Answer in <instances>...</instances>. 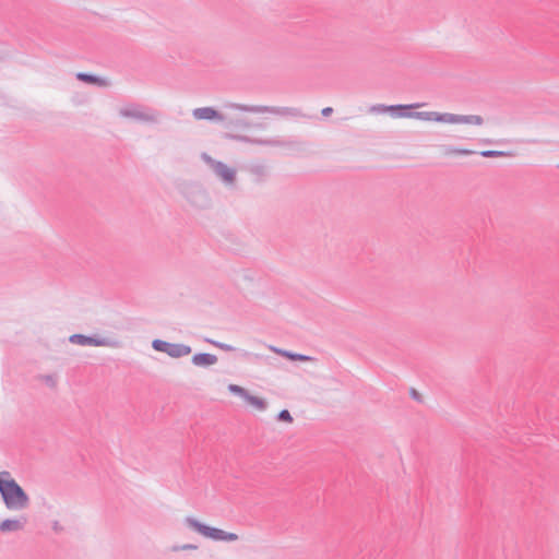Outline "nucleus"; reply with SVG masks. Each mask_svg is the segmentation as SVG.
Instances as JSON below:
<instances>
[{
  "mask_svg": "<svg viewBox=\"0 0 559 559\" xmlns=\"http://www.w3.org/2000/svg\"><path fill=\"white\" fill-rule=\"evenodd\" d=\"M119 115L123 118L143 123H157L160 117L157 110L140 104H128L121 107Z\"/></svg>",
  "mask_w": 559,
  "mask_h": 559,
  "instance_id": "3",
  "label": "nucleus"
},
{
  "mask_svg": "<svg viewBox=\"0 0 559 559\" xmlns=\"http://www.w3.org/2000/svg\"><path fill=\"white\" fill-rule=\"evenodd\" d=\"M484 119L478 115H456V114H450L445 112V123L451 124H475L480 126L483 124Z\"/></svg>",
  "mask_w": 559,
  "mask_h": 559,
  "instance_id": "10",
  "label": "nucleus"
},
{
  "mask_svg": "<svg viewBox=\"0 0 559 559\" xmlns=\"http://www.w3.org/2000/svg\"><path fill=\"white\" fill-rule=\"evenodd\" d=\"M69 342L80 346H102L110 348L121 347V342L118 338L110 336L72 334L69 337Z\"/></svg>",
  "mask_w": 559,
  "mask_h": 559,
  "instance_id": "5",
  "label": "nucleus"
},
{
  "mask_svg": "<svg viewBox=\"0 0 559 559\" xmlns=\"http://www.w3.org/2000/svg\"><path fill=\"white\" fill-rule=\"evenodd\" d=\"M26 520L23 521L16 519H5L0 523V532H17L24 528Z\"/></svg>",
  "mask_w": 559,
  "mask_h": 559,
  "instance_id": "14",
  "label": "nucleus"
},
{
  "mask_svg": "<svg viewBox=\"0 0 559 559\" xmlns=\"http://www.w3.org/2000/svg\"><path fill=\"white\" fill-rule=\"evenodd\" d=\"M241 356L245 358H249V357L253 356V354H251L250 352H247V350H241Z\"/></svg>",
  "mask_w": 559,
  "mask_h": 559,
  "instance_id": "31",
  "label": "nucleus"
},
{
  "mask_svg": "<svg viewBox=\"0 0 559 559\" xmlns=\"http://www.w3.org/2000/svg\"><path fill=\"white\" fill-rule=\"evenodd\" d=\"M252 124H253V126H252L251 128H255V129H264V128H265V124H264V123H261V122H259V123H253V122H252Z\"/></svg>",
  "mask_w": 559,
  "mask_h": 559,
  "instance_id": "30",
  "label": "nucleus"
},
{
  "mask_svg": "<svg viewBox=\"0 0 559 559\" xmlns=\"http://www.w3.org/2000/svg\"><path fill=\"white\" fill-rule=\"evenodd\" d=\"M217 356L210 353H198L192 356L191 362L198 367H209L217 362Z\"/></svg>",
  "mask_w": 559,
  "mask_h": 559,
  "instance_id": "13",
  "label": "nucleus"
},
{
  "mask_svg": "<svg viewBox=\"0 0 559 559\" xmlns=\"http://www.w3.org/2000/svg\"><path fill=\"white\" fill-rule=\"evenodd\" d=\"M40 379L51 389L56 388L57 385V379L52 374H44L40 377Z\"/></svg>",
  "mask_w": 559,
  "mask_h": 559,
  "instance_id": "25",
  "label": "nucleus"
},
{
  "mask_svg": "<svg viewBox=\"0 0 559 559\" xmlns=\"http://www.w3.org/2000/svg\"><path fill=\"white\" fill-rule=\"evenodd\" d=\"M202 158L204 162L211 167L213 173L225 183L233 185L236 180V169L228 167L225 163L216 160L209 156L207 154H203Z\"/></svg>",
  "mask_w": 559,
  "mask_h": 559,
  "instance_id": "7",
  "label": "nucleus"
},
{
  "mask_svg": "<svg viewBox=\"0 0 559 559\" xmlns=\"http://www.w3.org/2000/svg\"><path fill=\"white\" fill-rule=\"evenodd\" d=\"M188 201L200 209L207 207L210 205L211 199L209 193L200 186L193 185L186 192Z\"/></svg>",
  "mask_w": 559,
  "mask_h": 559,
  "instance_id": "8",
  "label": "nucleus"
},
{
  "mask_svg": "<svg viewBox=\"0 0 559 559\" xmlns=\"http://www.w3.org/2000/svg\"><path fill=\"white\" fill-rule=\"evenodd\" d=\"M245 401L259 411H264L266 408V402L263 399L251 395L250 393H248Z\"/></svg>",
  "mask_w": 559,
  "mask_h": 559,
  "instance_id": "19",
  "label": "nucleus"
},
{
  "mask_svg": "<svg viewBox=\"0 0 559 559\" xmlns=\"http://www.w3.org/2000/svg\"><path fill=\"white\" fill-rule=\"evenodd\" d=\"M186 523L191 530L198 532L202 536L210 538L212 540L236 542L239 538L238 535L235 533H230V532H226L224 530L217 528V527L209 526L191 516H188L186 519Z\"/></svg>",
  "mask_w": 559,
  "mask_h": 559,
  "instance_id": "4",
  "label": "nucleus"
},
{
  "mask_svg": "<svg viewBox=\"0 0 559 559\" xmlns=\"http://www.w3.org/2000/svg\"><path fill=\"white\" fill-rule=\"evenodd\" d=\"M332 112H333V108H331V107H325V108L322 109V115L324 117L330 116Z\"/></svg>",
  "mask_w": 559,
  "mask_h": 559,
  "instance_id": "28",
  "label": "nucleus"
},
{
  "mask_svg": "<svg viewBox=\"0 0 559 559\" xmlns=\"http://www.w3.org/2000/svg\"><path fill=\"white\" fill-rule=\"evenodd\" d=\"M269 348L272 352L277 353L278 355H281L283 357H286V358H288L290 360H300V361H311V360H313L312 357L307 356V355L293 353V352H289V350H286V349H281V348L274 347V346H270Z\"/></svg>",
  "mask_w": 559,
  "mask_h": 559,
  "instance_id": "16",
  "label": "nucleus"
},
{
  "mask_svg": "<svg viewBox=\"0 0 559 559\" xmlns=\"http://www.w3.org/2000/svg\"><path fill=\"white\" fill-rule=\"evenodd\" d=\"M277 420L292 423L293 421V417H292L290 413L287 409H282L278 413V415H277Z\"/></svg>",
  "mask_w": 559,
  "mask_h": 559,
  "instance_id": "27",
  "label": "nucleus"
},
{
  "mask_svg": "<svg viewBox=\"0 0 559 559\" xmlns=\"http://www.w3.org/2000/svg\"><path fill=\"white\" fill-rule=\"evenodd\" d=\"M251 114H273L277 116L300 115L297 108L292 107H273L264 105H245L238 103H225L222 106L221 124L227 130L246 131L251 129L252 122L243 115Z\"/></svg>",
  "mask_w": 559,
  "mask_h": 559,
  "instance_id": "1",
  "label": "nucleus"
},
{
  "mask_svg": "<svg viewBox=\"0 0 559 559\" xmlns=\"http://www.w3.org/2000/svg\"><path fill=\"white\" fill-rule=\"evenodd\" d=\"M407 116V118H414L425 121H436L445 123V112H437V111H414L413 109L408 110V114H403Z\"/></svg>",
  "mask_w": 559,
  "mask_h": 559,
  "instance_id": "11",
  "label": "nucleus"
},
{
  "mask_svg": "<svg viewBox=\"0 0 559 559\" xmlns=\"http://www.w3.org/2000/svg\"><path fill=\"white\" fill-rule=\"evenodd\" d=\"M392 107L390 105L377 104L370 107V112L386 114Z\"/></svg>",
  "mask_w": 559,
  "mask_h": 559,
  "instance_id": "22",
  "label": "nucleus"
},
{
  "mask_svg": "<svg viewBox=\"0 0 559 559\" xmlns=\"http://www.w3.org/2000/svg\"><path fill=\"white\" fill-rule=\"evenodd\" d=\"M0 496L8 510L21 511L29 504V497L8 471L0 472Z\"/></svg>",
  "mask_w": 559,
  "mask_h": 559,
  "instance_id": "2",
  "label": "nucleus"
},
{
  "mask_svg": "<svg viewBox=\"0 0 559 559\" xmlns=\"http://www.w3.org/2000/svg\"><path fill=\"white\" fill-rule=\"evenodd\" d=\"M207 342H210L215 347L221 348L222 350H225V352H234V350H236V347H234L233 345L226 344V343H222V342H217V341H212V340H207Z\"/></svg>",
  "mask_w": 559,
  "mask_h": 559,
  "instance_id": "23",
  "label": "nucleus"
},
{
  "mask_svg": "<svg viewBox=\"0 0 559 559\" xmlns=\"http://www.w3.org/2000/svg\"><path fill=\"white\" fill-rule=\"evenodd\" d=\"M228 139L237 140L243 143H251V144H258V145H265V146H284L285 142L278 138L273 139H257V138H249L247 135H239V134H227Z\"/></svg>",
  "mask_w": 559,
  "mask_h": 559,
  "instance_id": "9",
  "label": "nucleus"
},
{
  "mask_svg": "<svg viewBox=\"0 0 559 559\" xmlns=\"http://www.w3.org/2000/svg\"><path fill=\"white\" fill-rule=\"evenodd\" d=\"M228 390L230 393L238 395V396L242 397L243 400L246 399V396L249 393L246 389H243L242 386L237 385V384H229Z\"/></svg>",
  "mask_w": 559,
  "mask_h": 559,
  "instance_id": "21",
  "label": "nucleus"
},
{
  "mask_svg": "<svg viewBox=\"0 0 559 559\" xmlns=\"http://www.w3.org/2000/svg\"><path fill=\"white\" fill-rule=\"evenodd\" d=\"M152 347L156 352L166 353L171 358H181L191 353V347L181 343H169L159 338L152 342Z\"/></svg>",
  "mask_w": 559,
  "mask_h": 559,
  "instance_id": "6",
  "label": "nucleus"
},
{
  "mask_svg": "<svg viewBox=\"0 0 559 559\" xmlns=\"http://www.w3.org/2000/svg\"><path fill=\"white\" fill-rule=\"evenodd\" d=\"M197 548L198 546L193 544L175 545L171 547V551L194 550Z\"/></svg>",
  "mask_w": 559,
  "mask_h": 559,
  "instance_id": "26",
  "label": "nucleus"
},
{
  "mask_svg": "<svg viewBox=\"0 0 559 559\" xmlns=\"http://www.w3.org/2000/svg\"><path fill=\"white\" fill-rule=\"evenodd\" d=\"M444 153L447 155H472V154H475L476 152L475 151H472V150H467V148H459V147H454V146H447L444 148Z\"/></svg>",
  "mask_w": 559,
  "mask_h": 559,
  "instance_id": "20",
  "label": "nucleus"
},
{
  "mask_svg": "<svg viewBox=\"0 0 559 559\" xmlns=\"http://www.w3.org/2000/svg\"><path fill=\"white\" fill-rule=\"evenodd\" d=\"M249 173L254 176L258 180H263L269 175V169L263 164H252L249 167Z\"/></svg>",
  "mask_w": 559,
  "mask_h": 559,
  "instance_id": "18",
  "label": "nucleus"
},
{
  "mask_svg": "<svg viewBox=\"0 0 559 559\" xmlns=\"http://www.w3.org/2000/svg\"><path fill=\"white\" fill-rule=\"evenodd\" d=\"M420 104H411V105H390L392 107L388 112L394 118H407L402 114H408L409 109H415L420 107Z\"/></svg>",
  "mask_w": 559,
  "mask_h": 559,
  "instance_id": "15",
  "label": "nucleus"
},
{
  "mask_svg": "<svg viewBox=\"0 0 559 559\" xmlns=\"http://www.w3.org/2000/svg\"><path fill=\"white\" fill-rule=\"evenodd\" d=\"M411 395H412L413 399H415L417 401H420V395H419V393L416 390L412 389L411 390Z\"/></svg>",
  "mask_w": 559,
  "mask_h": 559,
  "instance_id": "29",
  "label": "nucleus"
},
{
  "mask_svg": "<svg viewBox=\"0 0 559 559\" xmlns=\"http://www.w3.org/2000/svg\"><path fill=\"white\" fill-rule=\"evenodd\" d=\"M192 116L197 120H211L221 123L222 109L216 110L213 107H200L192 110Z\"/></svg>",
  "mask_w": 559,
  "mask_h": 559,
  "instance_id": "12",
  "label": "nucleus"
},
{
  "mask_svg": "<svg viewBox=\"0 0 559 559\" xmlns=\"http://www.w3.org/2000/svg\"><path fill=\"white\" fill-rule=\"evenodd\" d=\"M76 79L79 81H82V82H85L88 84L99 85V86H105L107 84L104 79H102L97 75H94V74L85 73V72H79L76 74Z\"/></svg>",
  "mask_w": 559,
  "mask_h": 559,
  "instance_id": "17",
  "label": "nucleus"
},
{
  "mask_svg": "<svg viewBox=\"0 0 559 559\" xmlns=\"http://www.w3.org/2000/svg\"><path fill=\"white\" fill-rule=\"evenodd\" d=\"M479 155H481L483 157H498V156H504L506 153L502 151L486 150V151H481L479 153Z\"/></svg>",
  "mask_w": 559,
  "mask_h": 559,
  "instance_id": "24",
  "label": "nucleus"
}]
</instances>
